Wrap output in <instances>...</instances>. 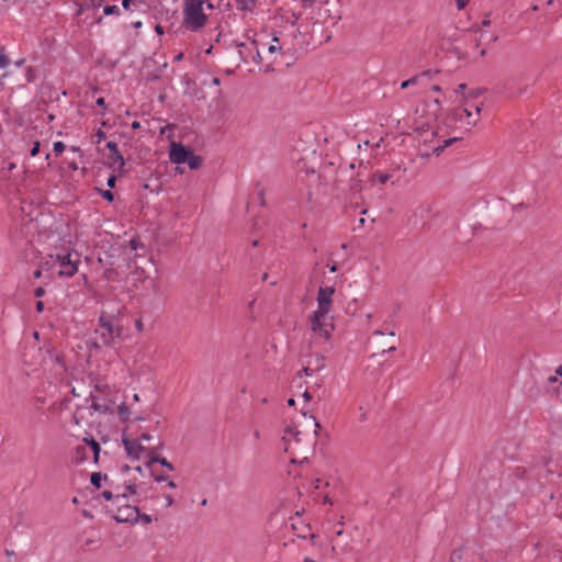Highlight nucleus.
Wrapping results in <instances>:
<instances>
[{"label": "nucleus", "mask_w": 562, "mask_h": 562, "mask_svg": "<svg viewBox=\"0 0 562 562\" xmlns=\"http://www.w3.org/2000/svg\"><path fill=\"white\" fill-rule=\"evenodd\" d=\"M139 520L144 524H150L153 521L151 517L147 514L139 513Z\"/></svg>", "instance_id": "09e8293b"}, {"label": "nucleus", "mask_w": 562, "mask_h": 562, "mask_svg": "<svg viewBox=\"0 0 562 562\" xmlns=\"http://www.w3.org/2000/svg\"><path fill=\"white\" fill-rule=\"evenodd\" d=\"M138 245H139V243L136 239H132L130 241V246H131L132 249H137Z\"/></svg>", "instance_id": "052dcab7"}, {"label": "nucleus", "mask_w": 562, "mask_h": 562, "mask_svg": "<svg viewBox=\"0 0 562 562\" xmlns=\"http://www.w3.org/2000/svg\"><path fill=\"white\" fill-rule=\"evenodd\" d=\"M284 432L285 435H292L294 440L300 441L299 436L301 435V431L296 430L294 426H286Z\"/></svg>", "instance_id": "2f4dec72"}, {"label": "nucleus", "mask_w": 562, "mask_h": 562, "mask_svg": "<svg viewBox=\"0 0 562 562\" xmlns=\"http://www.w3.org/2000/svg\"><path fill=\"white\" fill-rule=\"evenodd\" d=\"M101 496L105 499V501H112L114 499L115 502H120L121 499H125L127 498V494L126 493H121V492H117V493H113L111 491H103L101 493Z\"/></svg>", "instance_id": "f3484780"}, {"label": "nucleus", "mask_w": 562, "mask_h": 562, "mask_svg": "<svg viewBox=\"0 0 562 562\" xmlns=\"http://www.w3.org/2000/svg\"><path fill=\"white\" fill-rule=\"evenodd\" d=\"M137 492V485L135 483H128L124 486V490L122 493H126L127 497L130 495H135Z\"/></svg>", "instance_id": "7c9ffc66"}, {"label": "nucleus", "mask_w": 562, "mask_h": 562, "mask_svg": "<svg viewBox=\"0 0 562 562\" xmlns=\"http://www.w3.org/2000/svg\"><path fill=\"white\" fill-rule=\"evenodd\" d=\"M335 293L334 286H319L317 293V311L313 314V321L317 325L319 318H325L331 307V296Z\"/></svg>", "instance_id": "7ed1b4c3"}, {"label": "nucleus", "mask_w": 562, "mask_h": 562, "mask_svg": "<svg viewBox=\"0 0 562 562\" xmlns=\"http://www.w3.org/2000/svg\"><path fill=\"white\" fill-rule=\"evenodd\" d=\"M140 439L148 441L151 439V436L148 432H144V434H142Z\"/></svg>", "instance_id": "0e129e2a"}, {"label": "nucleus", "mask_w": 562, "mask_h": 562, "mask_svg": "<svg viewBox=\"0 0 562 562\" xmlns=\"http://www.w3.org/2000/svg\"><path fill=\"white\" fill-rule=\"evenodd\" d=\"M164 497H165V499H166V504H167V506H168V507H169V506H171V505L173 504V498H172V496H171V495L166 494V495H164Z\"/></svg>", "instance_id": "5fc2aeb1"}, {"label": "nucleus", "mask_w": 562, "mask_h": 562, "mask_svg": "<svg viewBox=\"0 0 562 562\" xmlns=\"http://www.w3.org/2000/svg\"><path fill=\"white\" fill-rule=\"evenodd\" d=\"M166 14H167V18L166 20L170 22V25L173 26L175 23L178 21L179 16H178V11L177 10H173L171 12H169L168 10H166Z\"/></svg>", "instance_id": "c756f323"}, {"label": "nucleus", "mask_w": 562, "mask_h": 562, "mask_svg": "<svg viewBox=\"0 0 562 562\" xmlns=\"http://www.w3.org/2000/svg\"><path fill=\"white\" fill-rule=\"evenodd\" d=\"M155 32L158 34V35H162L164 34V27L160 25V24H157L155 26Z\"/></svg>", "instance_id": "bf43d9fd"}, {"label": "nucleus", "mask_w": 562, "mask_h": 562, "mask_svg": "<svg viewBox=\"0 0 562 562\" xmlns=\"http://www.w3.org/2000/svg\"><path fill=\"white\" fill-rule=\"evenodd\" d=\"M83 443L90 447L93 453V462L97 464L99 462L101 447L100 443L92 437L87 436L82 439Z\"/></svg>", "instance_id": "9b49d317"}, {"label": "nucleus", "mask_w": 562, "mask_h": 562, "mask_svg": "<svg viewBox=\"0 0 562 562\" xmlns=\"http://www.w3.org/2000/svg\"><path fill=\"white\" fill-rule=\"evenodd\" d=\"M238 55L244 63H248L252 55L254 48H256V41L252 40L249 44L239 43L237 44Z\"/></svg>", "instance_id": "9d476101"}, {"label": "nucleus", "mask_w": 562, "mask_h": 562, "mask_svg": "<svg viewBox=\"0 0 562 562\" xmlns=\"http://www.w3.org/2000/svg\"><path fill=\"white\" fill-rule=\"evenodd\" d=\"M98 193L109 203L114 201V193L111 190L97 189Z\"/></svg>", "instance_id": "bb28decb"}, {"label": "nucleus", "mask_w": 562, "mask_h": 562, "mask_svg": "<svg viewBox=\"0 0 562 562\" xmlns=\"http://www.w3.org/2000/svg\"><path fill=\"white\" fill-rule=\"evenodd\" d=\"M25 77L27 82H34L38 77V69L35 67H27Z\"/></svg>", "instance_id": "b1692460"}, {"label": "nucleus", "mask_w": 562, "mask_h": 562, "mask_svg": "<svg viewBox=\"0 0 562 562\" xmlns=\"http://www.w3.org/2000/svg\"><path fill=\"white\" fill-rule=\"evenodd\" d=\"M123 327L117 324V321L112 315L101 313L99 317V325L95 329L97 338L92 342L95 348L102 346H114L115 339L122 337Z\"/></svg>", "instance_id": "f257e3e1"}, {"label": "nucleus", "mask_w": 562, "mask_h": 562, "mask_svg": "<svg viewBox=\"0 0 562 562\" xmlns=\"http://www.w3.org/2000/svg\"><path fill=\"white\" fill-rule=\"evenodd\" d=\"M102 480L106 481L108 480V475L106 474L103 475L101 472H93L90 475V483L95 488H100L101 487Z\"/></svg>", "instance_id": "6ab92c4d"}, {"label": "nucleus", "mask_w": 562, "mask_h": 562, "mask_svg": "<svg viewBox=\"0 0 562 562\" xmlns=\"http://www.w3.org/2000/svg\"><path fill=\"white\" fill-rule=\"evenodd\" d=\"M90 400H91V408L94 412H98L100 414H106V413L111 412L109 405L100 404L98 402V397L97 396L90 395Z\"/></svg>", "instance_id": "2eb2a0df"}, {"label": "nucleus", "mask_w": 562, "mask_h": 562, "mask_svg": "<svg viewBox=\"0 0 562 562\" xmlns=\"http://www.w3.org/2000/svg\"><path fill=\"white\" fill-rule=\"evenodd\" d=\"M548 383L551 384V389H548L549 393L557 394L559 387L562 385V381L559 380L558 375H551L548 378Z\"/></svg>", "instance_id": "412c9836"}, {"label": "nucleus", "mask_w": 562, "mask_h": 562, "mask_svg": "<svg viewBox=\"0 0 562 562\" xmlns=\"http://www.w3.org/2000/svg\"><path fill=\"white\" fill-rule=\"evenodd\" d=\"M278 44H279V38L274 36L272 38V44L268 48L269 53H276L278 50H281V46Z\"/></svg>", "instance_id": "e433bc0d"}, {"label": "nucleus", "mask_w": 562, "mask_h": 562, "mask_svg": "<svg viewBox=\"0 0 562 562\" xmlns=\"http://www.w3.org/2000/svg\"><path fill=\"white\" fill-rule=\"evenodd\" d=\"M203 2L201 0H186L183 8V26L191 32H198L201 30L206 21L207 16L203 12Z\"/></svg>", "instance_id": "f03ea898"}, {"label": "nucleus", "mask_w": 562, "mask_h": 562, "mask_svg": "<svg viewBox=\"0 0 562 562\" xmlns=\"http://www.w3.org/2000/svg\"><path fill=\"white\" fill-rule=\"evenodd\" d=\"M250 59L254 60L257 64L261 63V55L258 49V44L256 43V48H254L252 55L250 56Z\"/></svg>", "instance_id": "ea45409f"}, {"label": "nucleus", "mask_w": 562, "mask_h": 562, "mask_svg": "<svg viewBox=\"0 0 562 562\" xmlns=\"http://www.w3.org/2000/svg\"><path fill=\"white\" fill-rule=\"evenodd\" d=\"M362 180L361 179H352L350 184V191L352 193H359L362 190Z\"/></svg>", "instance_id": "cd10ccee"}, {"label": "nucleus", "mask_w": 562, "mask_h": 562, "mask_svg": "<svg viewBox=\"0 0 562 562\" xmlns=\"http://www.w3.org/2000/svg\"><path fill=\"white\" fill-rule=\"evenodd\" d=\"M456 93H460L462 95V98L464 99V95H467V83H460L456 90H454Z\"/></svg>", "instance_id": "79ce46f5"}, {"label": "nucleus", "mask_w": 562, "mask_h": 562, "mask_svg": "<svg viewBox=\"0 0 562 562\" xmlns=\"http://www.w3.org/2000/svg\"><path fill=\"white\" fill-rule=\"evenodd\" d=\"M461 559H462V549L453 550L451 555H450V561L451 562H459V561H461Z\"/></svg>", "instance_id": "f704fd0d"}, {"label": "nucleus", "mask_w": 562, "mask_h": 562, "mask_svg": "<svg viewBox=\"0 0 562 562\" xmlns=\"http://www.w3.org/2000/svg\"><path fill=\"white\" fill-rule=\"evenodd\" d=\"M75 256L77 259H72L71 252H65V254H58L57 255V261L59 262L60 270L58 272V276L60 277H72L78 271V265H79V255L75 252Z\"/></svg>", "instance_id": "20e7f679"}, {"label": "nucleus", "mask_w": 562, "mask_h": 562, "mask_svg": "<svg viewBox=\"0 0 562 562\" xmlns=\"http://www.w3.org/2000/svg\"><path fill=\"white\" fill-rule=\"evenodd\" d=\"M458 139H459V138H457V137L446 139V140L443 142V145H441V146H438V147L434 148V150H432V151H434V154H435L436 156H439V155L443 151V149H445L446 147H448V146L452 145V144H453L454 142H457Z\"/></svg>", "instance_id": "393cba45"}, {"label": "nucleus", "mask_w": 562, "mask_h": 562, "mask_svg": "<svg viewBox=\"0 0 562 562\" xmlns=\"http://www.w3.org/2000/svg\"><path fill=\"white\" fill-rule=\"evenodd\" d=\"M95 104L102 109H105L106 108V104H105V100L104 98H98L97 101H95Z\"/></svg>", "instance_id": "603ef678"}, {"label": "nucleus", "mask_w": 562, "mask_h": 562, "mask_svg": "<svg viewBox=\"0 0 562 562\" xmlns=\"http://www.w3.org/2000/svg\"><path fill=\"white\" fill-rule=\"evenodd\" d=\"M303 397L306 402H310L312 400V394L308 391H305L303 393Z\"/></svg>", "instance_id": "680f3d73"}, {"label": "nucleus", "mask_w": 562, "mask_h": 562, "mask_svg": "<svg viewBox=\"0 0 562 562\" xmlns=\"http://www.w3.org/2000/svg\"><path fill=\"white\" fill-rule=\"evenodd\" d=\"M9 63H10V59L4 53V47L0 46V68L8 66Z\"/></svg>", "instance_id": "473e14b6"}, {"label": "nucleus", "mask_w": 562, "mask_h": 562, "mask_svg": "<svg viewBox=\"0 0 562 562\" xmlns=\"http://www.w3.org/2000/svg\"><path fill=\"white\" fill-rule=\"evenodd\" d=\"M555 374L562 378V364L558 367V369L555 370Z\"/></svg>", "instance_id": "774afa93"}, {"label": "nucleus", "mask_w": 562, "mask_h": 562, "mask_svg": "<svg viewBox=\"0 0 562 562\" xmlns=\"http://www.w3.org/2000/svg\"><path fill=\"white\" fill-rule=\"evenodd\" d=\"M381 347H382V353H385L386 351L391 352V351L396 350V347L394 345L387 346V342L382 344Z\"/></svg>", "instance_id": "de8ad7c7"}, {"label": "nucleus", "mask_w": 562, "mask_h": 562, "mask_svg": "<svg viewBox=\"0 0 562 562\" xmlns=\"http://www.w3.org/2000/svg\"><path fill=\"white\" fill-rule=\"evenodd\" d=\"M117 415L121 422H127L131 415V409L125 403H121L117 407Z\"/></svg>", "instance_id": "aec40b11"}, {"label": "nucleus", "mask_w": 562, "mask_h": 562, "mask_svg": "<svg viewBox=\"0 0 562 562\" xmlns=\"http://www.w3.org/2000/svg\"><path fill=\"white\" fill-rule=\"evenodd\" d=\"M116 181H117L116 176L111 175V176L108 178V180H106V186H108L110 189H113V188H115V186H116Z\"/></svg>", "instance_id": "37998d69"}, {"label": "nucleus", "mask_w": 562, "mask_h": 562, "mask_svg": "<svg viewBox=\"0 0 562 562\" xmlns=\"http://www.w3.org/2000/svg\"><path fill=\"white\" fill-rule=\"evenodd\" d=\"M48 358L58 364L60 368L66 369L65 357L63 353H58L55 349L47 350Z\"/></svg>", "instance_id": "dca6fc26"}, {"label": "nucleus", "mask_w": 562, "mask_h": 562, "mask_svg": "<svg viewBox=\"0 0 562 562\" xmlns=\"http://www.w3.org/2000/svg\"><path fill=\"white\" fill-rule=\"evenodd\" d=\"M468 1H469V0H456L458 9H459V10L464 9V8H465V5L468 4Z\"/></svg>", "instance_id": "3c124183"}, {"label": "nucleus", "mask_w": 562, "mask_h": 562, "mask_svg": "<svg viewBox=\"0 0 562 562\" xmlns=\"http://www.w3.org/2000/svg\"><path fill=\"white\" fill-rule=\"evenodd\" d=\"M374 178L381 183L384 184L391 179V175L386 172H375Z\"/></svg>", "instance_id": "c85d7f7f"}, {"label": "nucleus", "mask_w": 562, "mask_h": 562, "mask_svg": "<svg viewBox=\"0 0 562 562\" xmlns=\"http://www.w3.org/2000/svg\"><path fill=\"white\" fill-rule=\"evenodd\" d=\"M151 476L154 477V480L158 483L160 482H167L169 480V476L166 475V474H155L154 471H151Z\"/></svg>", "instance_id": "a19ab883"}, {"label": "nucleus", "mask_w": 562, "mask_h": 562, "mask_svg": "<svg viewBox=\"0 0 562 562\" xmlns=\"http://www.w3.org/2000/svg\"><path fill=\"white\" fill-rule=\"evenodd\" d=\"M302 3L304 8L312 7L314 0H302Z\"/></svg>", "instance_id": "e2e57ef3"}, {"label": "nucleus", "mask_w": 562, "mask_h": 562, "mask_svg": "<svg viewBox=\"0 0 562 562\" xmlns=\"http://www.w3.org/2000/svg\"><path fill=\"white\" fill-rule=\"evenodd\" d=\"M122 443L124 449L130 458L139 459V454L146 450V447L137 442L136 440H131L125 435H123Z\"/></svg>", "instance_id": "6e6552de"}, {"label": "nucleus", "mask_w": 562, "mask_h": 562, "mask_svg": "<svg viewBox=\"0 0 562 562\" xmlns=\"http://www.w3.org/2000/svg\"><path fill=\"white\" fill-rule=\"evenodd\" d=\"M4 553L8 558H11V557H14L15 555V552L13 550H10V549H5L4 550Z\"/></svg>", "instance_id": "338daca9"}, {"label": "nucleus", "mask_w": 562, "mask_h": 562, "mask_svg": "<svg viewBox=\"0 0 562 562\" xmlns=\"http://www.w3.org/2000/svg\"><path fill=\"white\" fill-rule=\"evenodd\" d=\"M95 136H97V143H101L102 140H104L106 138V134L105 132H103L101 128H99L95 133Z\"/></svg>", "instance_id": "a18cd8bd"}, {"label": "nucleus", "mask_w": 562, "mask_h": 562, "mask_svg": "<svg viewBox=\"0 0 562 562\" xmlns=\"http://www.w3.org/2000/svg\"><path fill=\"white\" fill-rule=\"evenodd\" d=\"M486 89H471L468 91L467 95H464V102L468 103L469 100H475L477 99Z\"/></svg>", "instance_id": "5701e85b"}, {"label": "nucleus", "mask_w": 562, "mask_h": 562, "mask_svg": "<svg viewBox=\"0 0 562 562\" xmlns=\"http://www.w3.org/2000/svg\"><path fill=\"white\" fill-rule=\"evenodd\" d=\"M103 12L105 15H111V14H120V8L115 4L113 5H105L104 9H103Z\"/></svg>", "instance_id": "72a5a7b5"}, {"label": "nucleus", "mask_w": 562, "mask_h": 562, "mask_svg": "<svg viewBox=\"0 0 562 562\" xmlns=\"http://www.w3.org/2000/svg\"><path fill=\"white\" fill-rule=\"evenodd\" d=\"M66 146L63 142H56L54 143L53 150L55 155H60L65 150Z\"/></svg>", "instance_id": "c9c22d12"}, {"label": "nucleus", "mask_w": 562, "mask_h": 562, "mask_svg": "<svg viewBox=\"0 0 562 562\" xmlns=\"http://www.w3.org/2000/svg\"><path fill=\"white\" fill-rule=\"evenodd\" d=\"M302 372L306 375V376H311L313 373H315V371L313 370V368L310 366V364H305L302 369Z\"/></svg>", "instance_id": "49530a36"}, {"label": "nucleus", "mask_w": 562, "mask_h": 562, "mask_svg": "<svg viewBox=\"0 0 562 562\" xmlns=\"http://www.w3.org/2000/svg\"><path fill=\"white\" fill-rule=\"evenodd\" d=\"M192 148L184 146L182 143L171 142L169 145V159L172 164H186V159L191 154Z\"/></svg>", "instance_id": "0eeeda50"}, {"label": "nucleus", "mask_w": 562, "mask_h": 562, "mask_svg": "<svg viewBox=\"0 0 562 562\" xmlns=\"http://www.w3.org/2000/svg\"><path fill=\"white\" fill-rule=\"evenodd\" d=\"M106 148L109 149L108 154V165L110 168H113L117 172H122L125 166V160L123 155L120 153L117 144L115 142H108Z\"/></svg>", "instance_id": "423d86ee"}, {"label": "nucleus", "mask_w": 562, "mask_h": 562, "mask_svg": "<svg viewBox=\"0 0 562 562\" xmlns=\"http://www.w3.org/2000/svg\"><path fill=\"white\" fill-rule=\"evenodd\" d=\"M45 294V290L42 286H38L34 290V295L36 297H42Z\"/></svg>", "instance_id": "8fccbe9b"}, {"label": "nucleus", "mask_w": 562, "mask_h": 562, "mask_svg": "<svg viewBox=\"0 0 562 562\" xmlns=\"http://www.w3.org/2000/svg\"><path fill=\"white\" fill-rule=\"evenodd\" d=\"M160 448H162V442H160L157 448L146 449L148 451V459L151 460V462H158L160 454L157 453V449Z\"/></svg>", "instance_id": "a878e982"}, {"label": "nucleus", "mask_w": 562, "mask_h": 562, "mask_svg": "<svg viewBox=\"0 0 562 562\" xmlns=\"http://www.w3.org/2000/svg\"><path fill=\"white\" fill-rule=\"evenodd\" d=\"M131 5H133L135 9H138L140 7L146 5V0H123L122 1V7L125 10H130Z\"/></svg>", "instance_id": "4be33fe9"}, {"label": "nucleus", "mask_w": 562, "mask_h": 562, "mask_svg": "<svg viewBox=\"0 0 562 562\" xmlns=\"http://www.w3.org/2000/svg\"><path fill=\"white\" fill-rule=\"evenodd\" d=\"M35 308L38 313H42L44 311V303L42 301H37Z\"/></svg>", "instance_id": "6e6d98bb"}, {"label": "nucleus", "mask_w": 562, "mask_h": 562, "mask_svg": "<svg viewBox=\"0 0 562 562\" xmlns=\"http://www.w3.org/2000/svg\"><path fill=\"white\" fill-rule=\"evenodd\" d=\"M306 362L313 368L315 372H319L325 368V358L319 353L311 355Z\"/></svg>", "instance_id": "f8f14e48"}, {"label": "nucleus", "mask_w": 562, "mask_h": 562, "mask_svg": "<svg viewBox=\"0 0 562 562\" xmlns=\"http://www.w3.org/2000/svg\"><path fill=\"white\" fill-rule=\"evenodd\" d=\"M40 147H41L40 142H34L33 146L31 148V151H30L31 156H33V157L36 156L40 153Z\"/></svg>", "instance_id": "c03bdc74"}, {"label": "nucleus", "mask_w": 562, "mask_h": 562, "mask_svg": "<svg viewBox=\"0 0 562 562\" xmlns=\"http://www.w3.org/2000/svg\"><path fill=\"white\" fill-rule=\"evenodd\" d=\"M113 518L117 522H130L134 525L139 521V509L137 506L133 505H120Z\"/></svg>", "instance_id": "39448f33"}, {"label": "nucleus", "mask_w": 562, "mask_h": 562, "mask_svg": "<svg viewBox=\"0 0 562 562\" xmlns=\"http://www.w3.org/2000/svg\"><path fill=\"white\" fill-rule=\"evenodd\" d=\"M237 9L240 11L251 12L256 8V0H235Z\"/></svg>", "instance_id": "a211bd4d"}, {"label": "nucleus", "mask_w": 562, "mask_h": 562, "mask_svg": "<svg viewBox=\"0 0 562 562\" xmlns=\"http://www.w3.org/2000/svg\"><path fill=\"white\" fill-rule=\"evenodd\" d=\"M312 330L315 333H319L326 339L330 338V331L334 329V325L327 324L324 322V318H319L317 325L313 321V315L311 316Z\"/></svg>", "instance_id": "1a4fd4ad"}, {"label": "nucleus", "mask_w": 562, "mask_h": 562, "mask_svg": "<svg viewBox=\"0 0 562 562\" xmlns=\"http://www.w3.org/2000/svg\"><path fill=\"white\" fill-rule=\"evenodd\" d=\"M186 164H188L191 170H198L202 166L203 159L201 156L195 155L192 150L189 157L186 159Z\"/></svg>", "instance_id": "4468645a"}, {"label": "nucleus", "mask_w": 562, "mask_h": 562, "mask_svg": "<svg viewBox=\"0 0 562 562\" xmlns=\"http://www.w3.org/2000/svg\"><path fill=\"white\" fill-rule=\"evenodd\" d=\"M114 273H115V271H114L113 269H106V270L104 271V276H105V278H106V279H109V280H112V279H113V277H112V276H113Z\"/></svg>", "instance_id": "864d4df0"}, {"label": "nucleus", "mask_w": 562, "mask_h": 562, "mask_svg": "<svg viewBox=\"0 0 562 562\" xmlns=\"http://www.w3.org/2000/svg\"><path fill=\"white\" fill-rule=\"evenodd\" d=\"M418 79H419V77H418V76H414V77H412L411 79L403 81V82L401 83V88H402V89H406V88H408V87H411V86L415 85V83L417 82V80H418Z\"/></svg>", "instance_id": "58836bf2"}, {"label": "nucleus", "mask_w": 562, "mask_h": 562, "mask_svg": "<svg viewBox=\"0 0 562 562\" xmlns=\"http://www.w3.org/2000/svg\"><path fill=\"white\" fill-rule=\"evenodd\" d=\"M160 465H162L164 468L170 470V471H173L175 470V467L162 456H160L158 462Z\"/></svg>", "instance_id": "4c0bfd02"}, {"label": "nucleus", "mask_w": 562, "mask_h": 562, "mask_svg": "<svg viewBox=\"0 0 562 562\" xmlns=\"http://www.w3.org/2000/svg\"><path fill=\"white\" fill-rule=\"evenodd\" d=\"M90 1V4L93 7V8H99L101 7L103 0H89Z\"/></svg>", "instance_id": "4d7b16f0"}, {"label": "nucleus", "mask_w": 562, "mask_h": 562, "mask_svg": "<svg viewBox=\"0 0 562 562\" xmlns=\"http://www.w3.org/2000/svg\"><path fill=\"white\" fill-rule=\"evenodd\" d=\"M469 108H470V105L464 108L463 111H462V113H464L467 115V117H471L472 116V112H471V110Z\"/></svg>", "instance_id": "69168bd1"}, {"label": "nucleus", "mask_w": 562, "mask_h": 562, "mask_svg": "<svg viewBox=\"0 0 562 562\" xmlns=\"http://www.w3.org/2000/svg\"><path fill=\"white\" fill-rule=\"evenodd\" d=\"M4 3L9 5H20V0H2Z\"/></svg>", "instance_id": "13d9d810"}, {"label": "nucleus", "mask_w": 562, "mask_h": 562, "mask_svg": "<svg viewBox=\"0 0 562 562\" xmlns=\"http://www.w3.org/2000/svg\"><path fill=\"white\" fill-rule=\"evenodd\" d=\"M88 458V450L85 446H77L71 456V460L74 463H81L86 461Z\"/></svg>", "instance_id": "ddd939ff"}]
</instances>
